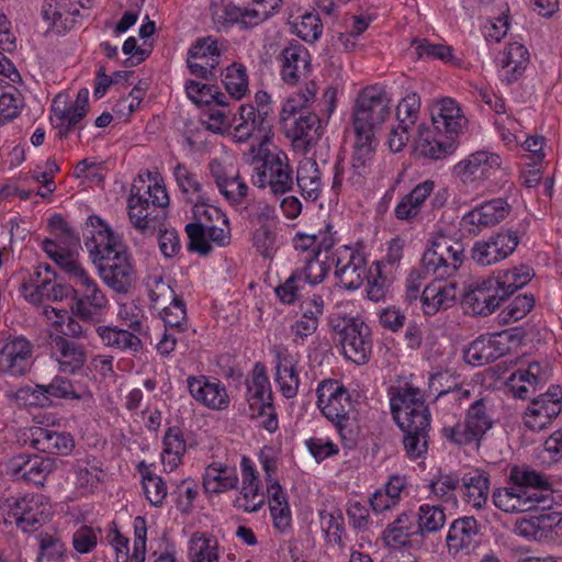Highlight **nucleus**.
I'll list each match as a JSON object with an SVG mask.
<instances>
[{
	"mask_svg": "<svg viewBox=\"0 0 562 562\" xmlns=\"http://www.w3.org/2000/svg\"><path fill=\"white\" fill-rule=\"evenodd\" d=\"M464 259L462 243L445 236L436 237L425 250L422 259L423 268L436 278L423 289L420 303L426 315H435L452 307L458 300V283L445 280L453 277Z\"/></svg>",
	"mask_w": 562,
	"mask_h": 562,
	"instance_id": "nucleus-1",
	"label": "nucleus"
},
{
	"mask_svg": "<svg viewBox=\"0 0 562 562\" xmlns=\"http://www.w3.org/2000/svg\"><path fill=\"white\" fill-rule=\"evenodd\" d=\"M168 205L169 195L158 172L138 175L127 199L131 224L143 234H154L160 227L164 209Z\"/></svg>",
	"mask_w": 562,
	"mask_h": 562,
	"instance_id": "nucleus-2",
	"label": "nucleus"
},
{
	"mask_svg": "<svg viewBox=\"0 0 562 562\" xmlns=\"http://www.w3.org/2000/svg\"><path fill=\"white\" fill-rule=\"evenodd\" d=\"M547 480L527 467H514L505 486L493 492L494 505L504 513L531 512L549 499Z\"/></svg>",
	"mask_w": 562,
	"mask_h": 562,
	"instance_id": "nucleus-3",
	"label": "nucleus"
},
{
	"mask_svg": "<svg viewBox=\"0 0 562 562\" xmlns=\"http://www.w3.org/2000/svg\"><path fill=\"white\" fill-rule=\"evenodd\" d=\"M249 165L255 187L269 189L273 195H284L293 189V170L285 153L266 147L251 155Z\"/></svg>",
	"mask_w": 562,
	"mask_h": 562,
	"instance_id": "nucleus-4",
	"label": "nucleus"
},
{
	"mask_svg": "<svg viewBox=\"0 0 562 562\" xmlns=\"http://www.w3.org/2000/svg\"><path fill=\"white\" fill-rule=\"evenodd\" d=\"M246 400L251 419H261L260 426L269 432L278 429V418L273 405V393L266 367L256 362L247 380Z\"/></svg>",
	"mask_w": 562,
	"mask_h": 562,
	"instance_id": "nucleus-5",
	"label": "nucleus"
},
{
	"mask_svg": "<svg viewBox=\"0 0 562 562\" xmlns=\"http://www.w3.org/2000/svg\"><path fill=\"white\" fill-rule=\"evenodd\" d=\"M61 270L76 285L81 286V294L76 302V313L82 319H93L101 315L109 305V300L97 281L86 271L81 262L71 258H60Z\"/></svg>",
	"mask_w": 562,
	"mask_h": 562,
	"instance_id": "nucleus-6",
	"label": "nucleus"
},
{
	"mask_svg": "<svg viewBox=\"0 0 562 562\" xmlns=\"http://www.w3.org/2000/svg\"><path fill=\"white\" fill-rule=\"evenodd\" d=\"M392 100L379 86L362 89L352 110V130L376 133L390 116Z\"/></svg>",
	"mask_w": 562,
	"mask_h": 562,
	"instance_id": "nucleus-7",
	"label": "nucleus"
},
{
	"mask_svg": "<svg viewBox=\"0 0 562 562\" xmlns=\"http://www.w3.org/2000/svg\"><path fill=\"white\" fill-rule=\"evenodd\" d=\"M22 296L33 305L47 302H59L70 296L74 289L70 285L57 283L55 273L47 263H40L21 284Z\"/></svg>",
	"mask_w": 562,
	"mask_h": 562,
	"instance_id": "nucleus-8",
	"label": "nucleus"
},
{
	"mask_svg": "<svg viewBox=\"0 0 562 562\" xmlns=\"http://www.w3.org/2000/svg\"><path fill=\"white\" fill-rule=\"evenodd\" d=\"M350 167L346 172V184L352 190L362 189L372 173L378 147L374 133L353 130Z\"/></svg>",
	"mask_w": 562,
	"mask_h": 562,
	"instance_id": "nucleus-9",
	"label": "nucleus"
},
{
	"mask_svg": "<svg viewBox=\"0 0 562 562\" xmlns=\"http://www.w3.org/2000/svg\"><path fill=\"white\" fill-rule=\"evenodd\" d=\"M232 121L236 142L244 143L250 138L257 140V145H252L249 149L250 155L267 147L272 130L269 120L263 117V112H256V108L251 104H241Z\"/></svg>",
	"mask_w": 562,
	"mask_h": 562,
	"instance_id": "nucleus-10",
	"label": "nucleus"
},
{
	"mask_svg": "<svg viewBox=\"0 0 562 562\" xmlns=\"http://www.w3.org/2000/svg\"><path fill=\"white\" fill-rule=\"evenodd\" d=\"M510 213V205L502 198L475 205L462 215L460 231L468 236H477L501 224Z\"/></svg>",
	"mask_w": 562,
	"mask_h": 562,
	"instance_id": "nucleus-11",
	"label": "nucleus"
},
{
	"mask_svg": "<svg viewBox=\"0 0 562 562\" xmlns=\"http://www.w3.org/2000/svg\"><path fill=\"white\" fill-rule=\"evenodd\" d=\"M85 246L94 265L125 249L120 236L99 216H89L83 228Z\"/></svg>",
	"mask_w": 562,
	"mask_h": 562,
	"instance_id": "nucleus-12",
	"label": "nucleus"
},
{
	"mask_svg": "<svg viewBox=\"0 0 562 562\" xmlns=\"http://www.w3.org/2000/svg\"><path fill=\"white\" fill-rule=\"evenodd\" d=\"M89 109V91L80 89L75 100L58 94L50 109V122L59 137H67L75 128L80 126Z\"/></svg>",
	"mask_w": 562,
	"mask_h": 562,
	"instance_id": "nucleus-13",
	"label": "nucleus"
},
{
	"mask_svg": "<svg viewBox=\"0 0 562 562\" xmlns=\"http://www.w3.org/2000/svg\"><path fill=\"white\" fill-rule=\"evenodd\" d=\"M392 413L400 428H412L430 424V414L418 387L402 389L391 400Z\"/></svg>",
	"mask_w": 562,
	"mask_h": 562,
	"instance_id": "nucleus-14",
	"label": "nucleus"
},
{
	"mask_svg": "<svg viewBox=\"0 0 562 562\" xmlns=\"http://www.w3.org/2000/svg\"><path fill=\"white\" fill-rule=\"evenodd\" d=\"M562 411V387L550 385L547 392L535 397L524 413V424L532 431L549 427Z\"/></svg>",
	"mask_w": 562,
	"mask_h": 562,
	"instance_id": "nucleus-15",
	"label": "nucleus"
},
{
	"mask_svg": "<svg viewBox=\"0 0 562 562\" xmlns=\"http://www.w3.org/2000/svg\"><path fill=\"white\" fill-rule=\"evenodd\" d=\"M317 405L323 415L342 428L351 407L347 389L336 380H324L317 387Z\"/></svg>",
	"mask_w": 562,
	"mask_h": 562,
	"instance_id": "nucleus-16",
	"label": "nucleus"
},
{
	"mask_svg": "<svg viewBox=\"0 0 562 562\" xmlns=\"http://www.w3.org/2000/svg\"><path fill=\"white\" fill-rule=\"evenodd\" d=\"M48 227L54 238H47L43 241V250L61 269L60 258H71L75 262H80L76 250L79 246V237L63 218L55 214L48 221Z\"/></svg>",
	"mask_w": 562,
	"mask_h": 562,
	"instance_id": "nucleus-17",
	"label": "nucleus"
},
{
	"mask_svg": "<svg viewBox=\"0 0 562 562\" xmlns=\"http://www.w3.org/2000/svg\"><path fill=\"white\" fill-rule=\"evenodd\" d=\"M518 244L519 237L516 232L501 231L486 239L476 240L471 257L480 266H492L509 257Z\"/></svg>",
	"mask_w": 562,
	"mask_h": 562,
	"instance_id": "nucleus-18",
	"label": "nucleus"
},
{
	"mask_svg": "<svg viewBox=\"0 0 562 562\" xmlns=\"http://www.w3.org/2000/svg\"><path fill=\"white\" fill-rule=\"evenodd\" d=\"M503 165L498 154L477 150L453 166V175L463 183L483 182L495 176Z\"/></svg>",
	"mask_w": 562,
	"mask_h": 562,
	"instance_id": "nucleus-19",
	"label": "nucleus"
},
{
	"mask_svg": "<svg viewBox=\"0 0 562 562\" xmlns=\"http://www.w3.org/2000/svg\"><path fill=\"white\" fill-rule=\"evenodd\" d=\"M335 276L346 290L359 289L367 277V259L360 248L341 246L335 252Z\"/></svg>",
	"mask_w": 562,
	"mask_h": 562,
	"instance_id": "nucleus-20",
	"label": "nucleus"
},
{
	"mask_svg": "<svg viewBox=\"0 0 562 562\" xmlns=\"http://www.w3.org/2000/svg\"><path fill=\"white\" fill-rule=\"evenodd\" d=\"M95 266L103 283L116 293L128 292L136 281V271L126 248Z\"/></svg>",
	"mask_w": 562,
	"mask_h": 562,
	"instance_id": "nucleus-21",
	"label": "nucleus"
},
{
	"mask_svg": "<svg viewBox=\"0 0 562 562\" xmlns=\"http://www.w3.org/2000/svg\"><path fill=\"white\" fill-rule=\"evenodd\" d=\"M134 541L133 551H130V540L116 527L109 530L106 540L114 551L115 562H145L147 524L144 517L137 516L133 520Z\"/></svg>",
	"mask_w": 562,
	"mask_h": 562,
	"instance_id": "nucleus-22",
	"label": "nucleus"
},
{
	"mask_svg": "<svg viewBox=\"0 0 562 562\" xmlns=\"http://www.w3.org/2000/svg\"><path fill=\"white\" fill-rule=\"evenodd\" d=\"M55 468L56 461L53 458L16 456L5 463L4 471L13 481H23L42 486Z\"/></svg>",
	"mask_w": 562,
	"mask_h": 562,
	"instance_id": "nucleus-23",
	"label": "nucleus"
},
{
	"mask_svg": "<svg viewBox=\"0 0 562 562\" xmlns=\"http://www.w3.org/2000/svg\"><path fill=\"white\" fill-rule=\"evenodd\" d=\"M20 440L35 450L56 456H68L75 448L74 438L69 434L41 426L22 429Z\"/></svg>",
	"mask_w": 562,
	"mask_h": 562,
	"instance_id": "nucleus-24",
	"label": "nucleus"
},
{
	"mask_svg": "<svg viewBox=\"0 0 562 562\" xmlns=\"http://www.w3.org/2000/svg\"><path fill=\"white\" fill-rule=\"evenodd\" d=\"M32 344L24 336H9L0 341V373L20 378L30 369Z\"/></svg>",
	"mask_w": 562,
	"mask_h": 562,
	"instance_id": "nucleus-25",
	"label": "nucleus"
},
{
	"mask_svg": "<svg viewBox=\"0 0 562 562\" xmlns=\"http://www.w3.org/2000/svg\"><path fill=\"white\" fill-rule=\"evenodd\" d=\"M272 353L274 356V382L277 387L285 398H294L301 384L297 369L300 356L292 353L283 346L273 347Z\"/></svg>",
	"mask_w": 562,
	"mask_h": 562,
	"instance_id": "nucleus-26",
	"label": "nucleus"
},
{
	"mask_svg": "<svg viewBox=\"0 0 562 562\" xmlns=\"http://www.w3.org/2000/svg\"><path fill=\"white\" fill-rule=\"evenodd\" d=\"M187 386L194 401L209 409L225 411L229 407L227 390L216 378L191 375L187 379Z\"/></svg>",
	"mask_w": 562,
	"mask_h": 562,
	"instance_id": "nucleus-27",
	"label": "nucleus"
},
{
	"mask_svg": "<svg viewBox=\"0 0 562 562\" xmlns=\"http://www.w3.org/2000/svg\"><path fill=\"white\" fill-rule=\"evenodd\" d=\"M492 276L476 282L463 296V307L472 315H491L505 297Z\"/></svg>",
	"mask_w": 562,
	"mask_h": 562,
	"instance_id": "nucleus-28",
	"label": "nucleus"
},
{
	"mask_svg": "<svg viewBox=\"0 0 562 562\" xmlns=\"http://www.w3.org/2000/svg\"><path fill=\"white\" fill-rule=\"evenodd\" d=\"M241 488L234 499V506L246 513L259 510L267 498L261 491L259 473L252 460L246 456L240 460Z\"/></svg>",
	"mask_w": 562,
	"mask_h": 562,
	"instance_id": "nucleus-29",
	"label": "nucleus"
},
{
	"mask_svg": "<svg viewBox=\"0 0 562 562\" xmlns=\"http://www.w3.org/2000/svg\"><path fill=\"white\" fill-rule=\"evenodd\" d=\"M341 336V347L345 357L357 364L368 362L372 349L368 325L362 321L352 319L346 324Z\"/></svg>",
	"mask_w": 562,
	"mask_h": 562,
	"instance_id": "nucleus-30",
	"label": "nucleus"
},
{
	"mask_svg": "<svg viewBox=\"0 0 562 562\" xmlns=\"http://www.w3.org/2000/svg\"><path fill=\"white\" fill-rule=\"evenodd\" d=\"M510 338L512 336L507 333H498L475 339L464 351L465 362L473 367H481L503 357L509 349Z\"/></svg>",
	"mask_w": 562,
	"mask_h": 562,
	"instance_id": "nucleus-31",
	"label": "nucleus"
},
{
	"mask_svg": "<svg viewBox=\"0 0 562 562\" xmlns=\"http://www.w3.org/2000/svg\"><path fill=\"white\" fill-rule=\"evenodd\" d=\"M550 379L547 368L538 361L530 362L526 368H519L507 379V386L516 398L525 400L544 386Z\"/></svg>",
	"mask_w": 562,
	"mask_h": 562,
	"instance_id": "nucleus-32",
	"label": "nucleus"
},
{
	"mask_svg": "<svg viewBox=\"0 0 562 562\" xmlns=\"http://www.w3.org/2000/svg\"><path fill=\"white\" fill-rule=\"evenodd\" d=\"M431 120L434 127L449 136L459 135L467 126L465 117L460 104L452 98H441L432 103Z\"/></svg>",
	"mask_w": 562,
	"mask_h": 562,
	"instance_id": "nucleus-33",
	"label": "nucleus"
},
{
	"mask_svg": "<svg viewBox=\"0 0 562 562\" xmlns=\"http://www.w3.org/2000/svg\"><path fill=\"white\" fill-rule=\"evenodd\" d=\"M217 41L211 36L199 38L188 52V67L192 75L209 78L220 64Z\"/></svg>",
	"mask_w": 562,
	"mask_h": 562,
	"instance_id": "nucleus-34",
	"label": "nucleus"
},
{
	"mask_svg": "<svg viewBox=\"0 0 562 562\" xmlns=\"http://www.w3.org/2000/svg\"><path fill=\"white\" fill-rule=\"evenodd\" d=\"M209 170L218 191L228 202L239 204L246 198L248 186L233 166L225 165L218 159H212Z\"/></svg>",
	"mask_w": 562,
	"mask_h": 562,
	"instance_id": "nucleus-35",
	"label": "nucleus"
},
{
	"mask_svg": "<svg viewBox=\"0 0 562 562\" xmlns=\"http://www.w3.org/2000/svg\"><path fill=\"white\" fill-rule=\"evenodd\" d=\"M32 395L42 406L46 405L50 397L83 401L92 397L87 384L79 381H70L63 376H55L47 385L36 384Z\"/></svg>",
	"mask_w": 562,
	"mask_h": 562,
	"instance_id": "nucleus-36",
	"label": "nucleus"
},
{
	"mask_svg": "<svg viewBox=\"0 0 562 562\" xmlns=\"http://www.w3.org/2000/svg\"><path fill=\"white\" fill-rule=\"evenodd\" d=\"M286 135L296 153L307 154L317 145L323 135L321 120L313 113L301 115L288 128Z\"/></svg>",
	"mask_w": 562,
	"mask_h": 562,
	"instance_id": "nucleus-37",
	"label": "nucleus"
},
{
	"mask_svg": "<svg viewBox=\"0 0 562 562\" xmlns=\"http://www.w3.org/2000/svg\"><path fill=\"white\" fill-rule=\"evenodd\" d=\"M480 527L474 517L456 519L448 531L446 542L452 555L461 552L470 553L477 543Z\"/></svg>",
	"mask_w": 562,
	"mask_h": 562,
	"instance_id": "nucleus-38",
	"label": "nucleus"
},
{
	"mask_svg": "<svg viewBox=\"0 0 562 562\" xmlns=\"http://www.w3.org/2000/svg\"><path fill=\"white\" fill-rule=\"evenodd\" d=\"M260 225L252 234V246L265 258H272L279 249L274 210L265 205L258 214Z\"/></svg>",
	"mask_w": 562,
	"mask_h": 562,
	"instance_id": "nucleus-39",
	"label": "nucleus"
},
{
	"mask_svg": "<svg viewBox=\"0 0 562 562\" xmlns=\"http://www.w3.org/2000/svg\"><path fill=\"white\" fill-rule=\"evenodd\" d=\"M281 77L288 85L294 86L310 72L311 57L308 50L301 44H290L280 55Z\"/></svg>",
	"mask_w": 562,
	"mask_h": 562,
	"instance_id": "nucleus-40",
	"label": "nucleus"
},
{
	"mask_svg": "<svg viewBox=\"0 0 562 562\" xmlns=\"http://www.w3.org/2000/svg\"><path fill=\"white\" fill-rule=\"evenodd\" d=\"M207 193L205 199L200 201H190L192 206L193 221L186 225V232L189 239L201 241L204 229L214 223L225 225L227 217L221 212L220 209L209 204Z\"/></svg>",
	"mask_w": 562,
	"mask_h": 562,
	"instance_id": "nucleus-41",
	"label": "nucleus"
},
{
	"mask_svg": "<svg viewBox=\"0 0 562 562\" xmlns=\"http://www.w3.org/2000/svg\"><path fill=\"white\" fill-rule=\"evenodd\" d=\"M407 491V479L404 475H391L383 487L370 497V505L375 514L393 510L400 505L403 494Z\"/></svg>",
	"mask_w": 562,
	"mask_h": 562,
	"instance_id": "nucleus-42",
	"label": "nucleus"
},
{
	"mask_svg": "<svg viewBox=\"0 0 562 562\" xmlns=\"http://www.w3.org/2000/svg\"><path fill=\"white\" fill-rule=\"evenodd\" d=\"M52 347L60 371L75 373L83 367L87 359L83 346L58 335L52 338Z\"/></svg>",
	"mask_w": 562,
	"mask_h": 562,
	"instance_id": "nucleus-43",
	"label": "nucleus"
},
{
	"mask_svg": "<svg viewBox=\"0 0 562 562\" xmlns=\"http://www.w3.org/2000/svg\"><path fill=\"white\" fill-rule=\"evenodd\" d=\"M238 484L237 471L223 462H212L203 473V488L207 494H221L235 488Z\"/></svg>",
	"mask_w": 562,
	"mask_h": 562,
	"instance_id": "nucleus-44",
	"label": "nucleus"
},
{
	"mask_svg": "<svg viewBox=\"0 0 562 562\" xmlns=\"http://www.w3.org/2000/svg\"><path fill=\"white\" fill-rule=\"evenodd\" d=\"M502 77L508 83L515 81L529 63V53L519 42L509 43L496 59Z\"/></svg>",
	"mask_w": 562,
	"mask_h": 562,
	"instance_id": "nucleus-45",
	"label": "nucleus"
},
{
	"mask_svg": "<svg viewBox=\"0 0 562 562\" xmlns=\"http://www.w3.org/2000/svg\"><path fill=\"white\" fill-rule=\"evenodd\" d=\"M462 488L465 501L474 508L483 507L490 494V475L481 469L467 472L462 479Z\"/></svg>",
	"mask_w": 562,
	"mask_h": 562,
	"instance_id": "nucleus-46",
	"label": "nucleus"
},
{
	"mask_svg": "<svg viewBox=\"0 0 562 562\" xmlns=\"http://www.w3.org/2000/svg\"><path fill=\"white\" fill-rule=\"evenodd\" d=\"M296 183L302 196L316 201L323 191V180L317 162L312 158L300 161L296 170Z\"/></svg>",
	"mask_w": 562,
	"mask_h": 562,
	"instance_id": "nucleus-47",
	"label": "nucleus"
},
{
	"mask_svg": "<svg viewBox=\"0 0 562 562\" xmlns=\"http://www.w3.org/2000/svg\"><path fill=\"white\" fill-rule=\"evenodd\" d=\"M187 451V442L183 431L179 427H170L167 429L162 438L161 463L166 472L175 471Z\"/></svg>",
	"mask_w": 562,
	"mask_h": 562,
	"instance_id": "nucleus-48",
	"label": "nucleus"
},
{
	"mask_svg": "<svg viewBox=\"0 0 562 562\" xmlns=\"http://www.w3.org/2000/svg\"><path fill=\"white\" fill-rule=\"evenodd\" d=\"M34 505H37L34 497L15 499L10 505L8 517L12 518L24 532L36 530L37 525L48 517V513H45V509L35 512Z\"/></svg>",
	"mask_w": 562,
	"mask_h": 562,
	"instance_id": "nucleus-49",
	"label": "nucleus"
},
{
	"mask_svg": "<svg viewBox=\"0 0 562 562\" xmlns=\"http://www.w3.org/2000/svg\"><path fill=\"white\" fill-rule=\"evenodd\" d=\"M77 15H79L77 0H45L43 5V18L57 31L71 27Z\"/></svg>",
	"mask_w": 562,
	"mask_h": 562,
	"instance_id": "nucleus-50",
	"label": "nucleus"
},
{
	"mask_svg": "<svg viewBox=\"0 0 562 562\" xmlns=\"http://www.w3.org/2000/svg\"><path fill=\"white\" fill-rule=\"evenodd\" d=\"M505 300L528 284L535 277V271L527 265H519L492 274Z\"/></svg>",
	"mask_w": 562,
	"mask_h": 562,
	"instance_id": "nucleus-51",
	"label": "nucleus"
},
{
	"mask_svg": "<svg viewBox=\"0 0 562 562\" xmlns=\"http://www.w3.org/2000/svg\"><path fill=\"white\" fill-rule=\"evenodd\" d=\"M555 524V516L542 513L537 516L520 518L516 521L514 532L527 540H541L546 538Z\"/></svg>",
	"mask_w": 562,
	"mask_h": 562,
	"instance_id": "nucleus-52",
	"label": "nucleus"
},
{
	"mask_svg": "<svg viewBox=\"0 0 562 562\" xmlns=\"http://www.w3.org/2000/svg\"><path fill=\"white\" fill-rule=\"evenodd\" d=\"M97 334L106 347L121 351L137 352L142 348V340L133 331L114 326H99Z\"/></svg>",
	"mask_w": 562,
	"mask_h": 562,
	"instance_id": "nucleus-53",
	"label": "nucleus"
},
{
	"mask_svg": "<svg viewBox=\"0 0 562 562\" xmlns=\"http://www.w3.org/2000/svg\"><path fill=\"white\" fill-rule=\"evenodd\" d=\"M415 150L419 156L430 159H441L454 151L452 142H440L432 137L431 131L425 126H418V135L415 139Z\"/></svg>",
	"mask_w": 562,
	"mask_h": 562,
	"instance_id": "nucleus-54",
	"label": "nucleus"
},
{
	"mask_svg": "<svg viewBox=\"0 0 562 562\" xmlns=\"http://www.w3.org/2000/svg\"><path fill=\"white\" fill-rule=\"evenodd\" d=\"M267 499L274 528L281 532L286 531L291 527L292 515L283 488L271 485L267 491Z\"/></svg>",
	"mask_w": 562,
	"mask_h": 562,
	"instance_id": "nucleus-55",
	"label": "nucleus"
},
{
	"mask_svg": "<svg viewBox=\"0 0 562 562\" xmlns=\"http://www.w3.org/2000/svg\"><path fill=\"white\" fill-rule=\"evenodd\" d=\"M190 562H220L218 543L204 532H194L188 542Z\"/></svg>",
	"mask_w": 562,
	"mask_h": 562,
	"instance_id": "nucleus-56",
	"label": "nucleus"
},
{
	"mask_svg": "<svg viewBox=\"0 0 562 562\" xmlns=\"http://www.w3.org/2000/svg\"><path fill=\"white\" fill-rule=\"evenodd\" d=\"M177 186L187 201H200L205 199L206 191L199 181L198 175L184 164L177 162L172 169Z\"/></svg>",
	"mask_w": 562,
	"mask_h": 562,
	"instance_id": "nucleus-57",
	"label": "nucleus"
},
{
	"mask_svg": "<svg viewBox=\"0 0 562 562\" xmlns=\"http://www.w3.org/2000/svg\"><path fill=\"white\" fill-rule=\"evenodd\" d=\"M317 86L314 81L305 83L304 88L292 93L284 102L280 112V121L286 124L297 112L310 108L316 98Z\"/></svg>",
	"mask_w": 562,
	"mask_h": 562,
	"instance_id": "nucleus-58",
	"label": "nucleus"
},
{
	"mask_svg": "<svg viewBox=\"0 0 562 562\" xmlns=\"http://www.w3.org/2000/svg\"><path fill=\"white\" fill-rule=\"evenodd\" d=\"M138 470L142 475V486L146 499L150 505L160 507L168 494L166 483L144 462L139 464Z\"/></svg>",
	"mask_w": 562,
	"mask_h": 562,
	"instance_id": "nucleus-59",
	"label": "nucleus"
},
{
	"mask_svg": "<svg viewBox=\"0 0 562 562\" xmlns=\"http://www.w3.org/2000/svg\"><path fill=\"white\" fill-rule=\"evenodd\" d=\"M217 224L214 223L204 229L201 241L189 239V248L200 255H207L212 250V245L221 247L227 245L231 238L228 221L222 226Z\"/></svg>",
	"mask_w": 562,
	"mask_h": 562,
	"instance_id": "nucleus-60",
	"label": "nucleus"
},
{
	"mask_svg": "<svg viewBox=\"0 0 562 562\" xmlns=\"http://www.w3.org/2000/svg\"><path fill=\"white\" fill-rule=\"evenodd\" d=\"M222 82L228 94L236 100L243 99L249 91L247 69L239 63H234L225 69Z\"/></svg>",
	"mask_w": 562,
	"mask_h": 562,
	"instance_id": "nucleus-61",
	"label": "nucleus"
},
{
	"mask_svg": "<svg viewBox=\"0 0 562 562\" xmlns=\"http://www.w3.org/2000/svg\"><path fill=\"white\" fill-rule=\"evenodd\" d=\"M43 315L52 326L56 327V330H58L63 337H81L83 335V329L79 322H77L66 310L44 306Z\"/></svg>",
	"mask_w": 562,
	"mask_h": 562,
	"instance_id": "nucleus-62",
	"label": "nucleus"
},
{
	"mask_svg": "<svg viewBox=\"0 0 562 562\" xmlns=\"http://www.w3.org/2000/svg\"><path fill=\"white\" fill-rule=\"evenodd\" d=\"M429 425H422L420 427L401 428L405 432L404 448L411 459L422 458L428 448V431Z\"/></svg>",
	"mask_w": 562,
	"mask_h": 562,
	"instance_id": "nucleus-63",
	"label": "nucleus"
},
{
	"mask_svg": "<svg viewBox=\"0 0 562 562\" xmlns=\"http://www.w3.org/2000/svg\"><path fill=\"white\" fill-rule=\"evenodd\" d=\"M145 285L151 308L158 310L177 297L170 284L160 274L148 276Z\"/></svg>",
	"mask_w": 562,
	"mask_h": 562,
	"instance_id": "nucleus-64",
	"label": "nucleus"
}]
</instances>
